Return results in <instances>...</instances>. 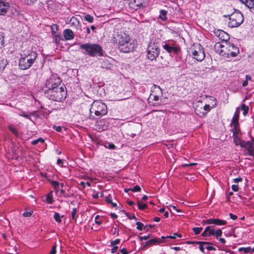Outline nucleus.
<instances>
[{"label":"nucleus","instance_id":"nucleus-43","mask_svg":"<svg viewBox=\"0 0 254 254\" xmlns=\"http://www.w3.org/2000/svg\"><path fill=\"white\" fill-rule=\"evenodd\" d=\"M46 199L48 203L52 204L53 203V197L50 194L47 195Z\"/></svg>","mask_w":254,"mask_h":254},{"label":"nucleus","instance_id":"nucleus-16","mask_svg":"<svg viewBox=\"0 0 254 254\" xmlns=\"http://www.w3.org/2000/svg\"><path fill=\"white\" fill-rule=\"evenodd\" d=\"M231 125L233 127L232 129V131L233 132V135H238L241 133L239 122H231Z\"/></svg>","mask_w":254,"mask_h":254},{"label":"nucleus","instance_id":"nucleus-4","mask_svg":"<svg viewBox=\"0 0 254 254\" xmlns=\"http://www.w3.org/2000/svg\"><path fill=\"white\" fill-rule=\"evenodd\" d=\"M45 95L51 100L61 102L66 97V88L64 84H61V86L56 88L55 90L49 91Z\"/></svg>","mask_w":254,"mask_h":254},{"label":"nucleus","instance_id":"nucleus-30","mask_svg":"<svg viewBox=\"0 0 254 254\" xmlns=\"http://www.w3.org/2000/svg\"><path fill=\"white\" fill-rule=\"evenodd\" d=\"M137 204L138 206V208L140 210H144L146 209L147 207V205L145 203L141 204L140 201H137Z\"/></svg>","mask_w":254,"mask_h":254},{"label":"nucleus","instance_id":"nucleus-64","mask_svg":"<svg viewBox=\"0 0 254 254\" xmlns=\"http://www.w3.org/2000/svg\"><path fill=\"white\" fill-rule=\"evenodd\" d=\"M55 129L58 132H61L62 130V127L61 126L55 127Z\"/></svg>","mask_w":254,"mask_h":254},{"label":"nucleus","instance_id":"nucleus-12","mask_svg":"<svg viewBox=\"0 0 254 254\" xmlns=\"http://www.w3.org/2000/svg\"><path fill=\"white\" fill-rule=\"evenodd\" d=\"M10 8V3L7 0H0V15H4Z\"/></svg>","mask_w":254,"mask_h":254},{"label":"nucleus","instance_id":"nucleus-28","mask_svg":"<svg viewBox=\"0 0 254 254\" xmlns=\"http://www.w3.org/2000/svg\"><path fill=\"white\" fill-rule=\"evenodd\" d=\"M234 138V142L235 145L238 146L240 144L241 141L242 140L238 135H233Z\"/></svg>","mask_w":254,"mask_h":254},{"label":"nucleus","instance_id":"nucleus-7","mask_svg":"<svg viewBox=\"0 0 254 254\" xmlns=\"http://www.w3.org/2000/svg\"><path fill=\"white\" fill-rule=\"evenodd\" d=\"M221 52L223 53L222 55L227 57H234L239 53V48L230 42H226L225 45H221Z\"/></svg>","mask_w":254,"mask_h":254},{"label":"nucleus","instance_id":"nucleus-48","mask_svg":"<svg viewBox=\"0 0 254 254\" xmlns=\"http://www.w3.org/2000/svg\"><path fill=\"white\" fill-rule=\"evenodd\" d=\"M150 237V235H148L147 236H139L138 239H139L140 241H142L143 240H147Z\"/></svg>","mask_w":254,"mask_h":254},{"label":"nucleus","instance_id":"nucleus-49","mask_svg":"<svg viewBox=\"0 0 254 254\" xmlns=\"http://www.w3.org/2000/svg\"><path fill=\"white\" fill-rule=\"evenodd\" d=\"M4 38L3 36L0 34V48H2L4 47V42H3Z\"/></svg>","mask_w":254,"mask_h":254},{"label":"nucleus","instance_id":"nucleus-17","mask_svg":"<svg viewBox=\"0 0 254 254\" xmlns=\"http://www.w3.org/2000/svg\"><path fill=\"white\" fill-rule=\"evenodd\" d=\"M143 1L144 0H132L130 1V4L133 8L137 9L143 5Z\"/></svg>","mask_w":254,"mask_h":254},{"label":"nucleus","instance_id":"nucleus-21","mask_svg":"<svg viewBox=\"0 0 254 254\" xmlns=\"http://www.w3.org/2000/svg\"><path fill=\"white\" fill-rule=\"evenodd\" d=\"M196 244H199V250L202 253H204V249L203 247V246L204 245H212V243L211 242H204V241H199V242H196Z\"/></svg>","mask_w":254,"mask_h":254},{"label":"nucleus","instance_id":"nucleus-22","mask_svg":"<svg viewBox=\"0 0 254 254\" xmlns=\"http://www.w3.org/2000/svg\"><path fill=\"white\" fill-rule=\"evenodd\" d=\"M239 115L240 109L239 108H237L231 122H239Z\"/></svg>","mask_w":254,"mask_h":254},{"label":"nucleus","instance_id":"nucleus-9","mask_svg":"<svg viewBox=\"0 0 254 254\" xmlns=\"http://www.w3.org/2000/svg\"><path fill=\"white\" fill-rule=\"evenodd\" d=\"M193 58L201 62L205 58V53L201 46L198 43L194 44L190 49Z\"/></svg>","mask_w":254,"mask_h":254},{"label":"nucleus","instance_id":"nucleus-36","mask_svg":"<svg viewBox=\"0 0 254 254\" xmlns=\"http://www.w3.org/2000/svg\"><path fill=\"white\" fill-rule=\"evenodd\" d=\"M44 140L42 138L40 137L37 139H35V140L32 141L31 144L32 145H36L38 144V143L39 142H41L43 143V142H44Z\"/></svg>","mask_w":254,"mask_h":254},{"label":"nucleus","instance_id":"nucleus-32","mask_svg":"<svg viewBox=\"0 0 254 254\" xmlns=\"http://www.w3.org/2000/svg\"><path fill=\"white\" fill-rule=\"evenodd\" d=\"M202 230V227H193L192 228V231H193L195 235L199 234Z\"/></svg>","mask_w":254,"mask_h":254},{"label":"nucleus","instance_id":"nucleus-3","mask_svg":"<svg viewBox=\"0 0 254 254\" xmlns=\"http://www.w3.org/2000/svg\"><path fill=\"white\" fill-rule=\"evenodd\" d=\"M19 60L18 65L20 69L25 70L29 68L36 61L38 54L32 50H28L21 55Z\"/></svg>","mask_w":254,"mask_h":254},{"label":"nucleus","instance_id":"nucleus-14","mask_svg":"<svg viewBox=\"0 0 254 254\" xmlns=\"http://www.w3.org/2000/svg\"><path fill=\"white\" fill-rule=\"evenodd\" d=\"M216 33L217 36L225 43L229 39V34L223 30H218Z\"/></svg>","mask_w":254,"mask_h":254},{"label":"nucleus","instance_id":"nucleus-8","mask_svg":"<svg viewBox=\"0 0 254 254\" xmlns=\"http://www.w3.org/2000/svg\"><path fill=\"white\" fill-rule=\"evenodd\" d=\"M89 111L91 114L94 113L97 117H101L107 113V107L104 103L94 101L91 105Z\"/></svg>","mask_w":254,"mask_h":254},{"label":"nucleus","instance_id":"nucleus-35","mask_svg":"<svg viewBox=\"0 0 254 254\" xmlns=\"http://www.w3.org/2000/svg\"><path fill=\"white\" fill-rule=\"evenodd\" d=\"M54 218L56 222L58 223H61L62 221V220L60 218V214L57 212H55L54 215Z\"/></svg>","mask_w":254,"mask_h":254},{"label":"nucleus","instance_id":"nucleus-42","mask_svg":"<svg viewBox=\"0 0 254 254\" xmlns=\"http://www.w3.org/2000/svg\"><path fill=\"white\" fill-rule=\"evenodd\" d=\"M37 1V0H25V3L28 5L34 4Z\"/></svg>","mask_w":254,"mask_h":254},{"label":"nucleus","instance_id":"nucleus-56","mask_svg":"<svg viewBox=\"0 0 254 254\" xmlns=\"http://www.w3.org/2000/svg\"><path fill=\"white\" fill-rule=\"evenodd\" d=\"M107 147L111 149H114L115 148V145L113 143H110Z\"/></svg>","mask_w":254,"mask_h":254},{"label":"nucleus","instance_id":"nucleus-37","mask_svg":"<svg viewBox=\"0 0 254 254\" xmlns=\"http://www.w3.org/2000/svg\"><path fill=\"white\" fill-rule=\"evenodd\" d=\"M248 143V141H245L244 140H242L241 141L240 144H239V145H240L241 147H242L243 148H245L246 150L247 148V147H248V144H247Z\"/></svg>","mask_w":254,"mask_h":254},{"label":"nucleus","instance_id":"nucleus-18","mask_svg":"<svg viewBox=\"0 0 254 254\" xmlns=\"http://www.w3.org/2000/svg\"><path fill=\"white\" fill-rule=\"evenodd\" d=\"M249 8L254 10V0H239Z\"/></svg>","mask_w":254,"mask_h":254},{"label":"nucleus","instance_id":"nucleus-50","mask_svg":"<svg viewBox=\"0 0 254 254\" xmlns=\"http://www.w3.org/2000/svg\"><path fill=\"white\" fill-rule=\"evenodd\" d=\"M32 213H33L32 211H26V212H24L22 215L24 217H30L32 215Z\"/></svg>","mask_w":254,"mask_h":254},{"label":"nucleus","instance_id":"nucleus-10","mask_svg":"<svg viewBox=\"0 0 254 254\" xmlns=\"http://www.w3.org/2000/svg\"><path fill=\"white\" fill-rule=\"evenodd\" d=\"M160 53V49L157 43L150 42L147 48V58L150 61H153L156 59Z\"/></svg>","mask_w":254,"mask_h":254},{"label":"nucleus","instance_id":"nucleus-63","mask_svg":"<svg viewBox=\"0 0 254 254\" xmlns=\"http://www.w3.org/2000/svg\"><path fill=\"white\" fill-rule=\"evenodd\" d=\"M107 63V61H104L101 64L102 67L103 68H108Z\"/></svg>","mask_w":254,"mask_h":254},{"label":"nucleus","instance_id":"nucleus-33","mask_svg":"<svg viewBox=\"0 0 254 254\" xmlns=\"http://www.w3.org/2000/svg\"><path fill=\"white\" fill-rule=\"evenodd\" d=\"M128 190H131V191L133 192H138L140 191L141 188L139 186L136 185L134 186L132 188L128 189Z\"/></svg>","mask_w":254,"mask_h":254},{"label":"nucleus","instance_id":"nucleus-60","mask_svg":"<svg viewBox=\"0 0 254 254\" xmlns=\"http://www.w3.org/2000/svg\"><path fill=\"white\" fill-rule=\"evenodd\" d=\"M229 216H230V218L234 220H236L237 218V215L233 214L232 213H230Z\"/></svg>","mask_w":254,"mask_h":254},{"label":"nucleus","instance_id":"nucleus-41","mask_svg":"<svg viewBox=\"0 0 254 254\" xmlns=\"http://www.w3.org/2000/svg\"><path fill=\"white\" fill-rule=\"evenodd\" d=\"M19 115L31 121V118L30 115L26 114L24 112H21Z\"/></svg>","mask_w":254,"mask_h":254},{"label":"nucleus","instance_id":"nucleus-55","mask_svg":"<svg viewBox=\"0 0 254 254\" xmlns=\"http://www.w3.org/2000/svg\"><path fill=\"white\" fill-rule=\"evenodd\" d=\"M203 109H204V110H205L207 112L209 111L210 110V105H207V104L205 105V106L203 107Z\"/></svg>","mask_w":254,"mask_h":254},{"label":"nucleus","instance_id":"nucleus-23","mask_svg":"<svg viewBox=\"0 0 254 254\" xmlns=\"http://www.w3.org/2000/svg\"><path fill=\"white\" fill-rule=\"evenodd\" d=\"M8 64L7 61L3 59L0 61V70L3 71Z\"/></svg>","mask_w":254,"mask_h":254},{"label":"nucleus","instance_id":"nucleus-53","mask_svg":"<svg viewBox=\"0 0 254 254\" xmlns=\"http://www.w3.org/2000/svg\"><path fill=\"white\" fill-rule=\"evenodd\" d=\"M56 246L55 245L53 246L50 254H56Z\"/></svg>","mask_w":254,"mask_h":254},{"label":"nucleus","instance_id":"nucleus-39","mask_svg":"<svg viewBox=\"0 0 254 254\" xmlns=\"http://www.w3.org/2000/svg\"><path fill=\"white\" fill-rule=\"evenodd\" d=\"M77 212V209L76 208H73L72 209V211L71 212V217L73 220H75L76 218V215Z\"/></svg>","mask_w":254,"mask_h":254},{"label":"nucleus","instance_id":"nucleus-25","mask_svg":"<svg viewBox=\"0 0 254 254\" xmlns=\"http://www.w3.org/2000/svg\"><path fill=\"white\" fill-rule=\"evenodd\" d=\"M227 223L225 220H221L220 219H215L214 224L216 225H225Z\"/></svg>","mask_w":254,"mask_h":254},{"label":"nucleus","instance_id":"nucleus-46","mask_svg":"<svg viewBox=\"0 0 254 254\" xmlns=\"http://www.w3.org/2000/svg\"><path fill=\"white\" fill-rule=\"evenodd\" d=\"M207 227L210 228V229L209 230H210V234H211V235L215 236V232H216V230H215V229H214V226H207Z\"/></svg>","mask_w":254,"mask_h":254},{"label":"nucleus","instance_id":"nucleus-57","mask_svg":"<svg viewBox=\"0 0 254 254\" xmlns=\"http://www.w3.org/2000/svg\"><path fill=\"white\" fill-rule=\"evenodd\" d=\"M118 250V247L117 246H113V248L111 249L112 253H115L117 252Z\"/></svg>","mask_w":254,"mask_h":254},{"label":"nucleus","instance_id":"nucleus-20","mask_svg":"<svg viewBox=\"0 0 254 254\" xmlns=\"http://www.w3.org/2000/svg\"><path fill=\"white\" fill-rule=\"evenodd\" d=\"M167 11L164 9H161L160 11V14L159 18L163 21H166L167 20Z\"/></svg>","mask_w":254,"mask_h":254},{"label":"nucleus","instance_id":"nucleus-58","mask_svg":"<svg viewBox=\"0 0 254 254\" xmlns=\"http://www.w3.org/2000/svg\"><path fill=\"white\" fill-rule=\"evenodd\" d=\"M113 235H116L117 236L119 235V232H118V230L117 229V228L116 227H115L113 228Z\"/></svg>","mask_w":254,"mask_h":254},{"label":"nucleus","instance_id":"nucleus-31","mask_svg":"<svg viewBox=\"0 0 254 254\" xmlns=\"http://www.w3.org/2000/svg\"><path fill=\"white\" fill-rule=\"evenodd\" d=\"M136 224L137 225L136 228L138 230L141 231V230H142L143 229H145V227L144 226L143 224L141 222H137L136 223Z\"/></svg>","mask_w":254,"mask_h":254},{"label":"nucleus","instance_id":"nucleus-29","mask_svg":"<svg viewBox=\"0 0 254 254\" xmlns=\"http://www.w3.org/2000/svg\"><path fill=\"white\" fill-rule=\"evenodd\" d=\"M251 250H252V249L250 247H247V248L241 247L238 249V251L239 252L243 251L245 254L249 253L250 252H251Z\"/></svg>","mask_w":254,"mask_h":254},{"label":"nucleus","instance_id":"nucleus-62","mask_svg":"<svg viewBox=\"0 0 254 254\" xmlns=\"http://www.w3.org/2000/svg\"><path fill=\"white\" fill-rule=\"evenodd\" d=\"M206 249L208 251H215L216 249L212 246H207Z\"/></svg>","mask_w":254,"mask_h":254},{"label":"nucleus","instance_id":"nucleus-51","mask_svg":"<svg viewBox=\"0 0 254 254\" xmlns=\"http://www.w3.org/2000/svg\"><path fill=\"white\" fill-rule=\"evenodd\" d=\"M51 184L53 188H56L58 187V186L60 185V184L58 182L56 181H52L51 182Z\"/></svg>","mask_w":254,"mask_h":254},{"label":"nucleus","instance_id":"nucleus-5","mask_svg":"<svg viewBox=\"0 0 254 254\" xmlns=\"http://www.w3.org/2000/svg\"><path fill=\"white\" fill-rule=\"evenodd\" d=\"M61 84H64L62 82L61 78L57 74H52L50 78L46 80L41 87V90L45 95L49 91L55 90L56 88L61 86Z\"/></svg>","mask_w":254,"mask_h":254},{"label":"nucleus","instance_id":"nucleus-2","mask_svg":"<svg viewBox=\"0 0 254 254\" xmlns=\"http://www.w3.org/2000/svg\"><path fill=\"white\" fill-rule=\"evenodd\" d=\"M79 48L83 54L92 57L104 56V51L98 44L91 43L81 44L79 45Z\"/></svg>","mask_w":254,"mask_h":254},{"label":"nucleus","instance_id":"nucleus-27","mask_svg":"<svg viewBox=\"0 0 254 254\" xmlns=\"http://www.w3.org/2000/svg\"><path fill=\"white\" fill-rule=\"evenodd\" d=\"M241 110L243 111V115L246 116L248 113L249 107L244 104H242L241 105Z\"/></svg>","mask_w":254,"mask_h":254},{"label":"nucleus","instance_id":"nucleus-38","mask_svg":"<svg viewBox=\"0 0 254 254\" xmlns=\"http://www.w3.org/2000/svg\"><path fill=\"white\" fill-rule=\"evenodd\" d=\"M215 236L216 238V239H218V238L222 236V231L221 229H217L216 230V232H215Z\"/></svg>","mask_w":254,"mask_h":254},{"label":"nucleus","instance_id":"nucleus-26","mask_svg":"<svg viewBox=\"0 0 254 254\" xmlns=\"http://www.w3.org/2000/svg\"><path fill=\"white\" fill-rule=\"evenodd\" d=\"M8 128H9V130L13 134H14L16 136H18V132L17 130V129L15 127H14L12 126H9L8 127Z\"/></svg>","mask_w":254,"mask_h":254},{"label":"nucleus","instance_id":"nucleus-52","mask_svg":"<svg viewBox=\"0 0 254 254\" xmlns=\"http://www.w3.org/2000/svg\"><path fill=\"white\" fill-rule=\"evenodd\" d=\"M232 189L234 191H238L239 190V186L237 185H233L232 186Z\"/></svg>","mask_w":254,"mask_h":254},{"label":"nucleus","instance_id":"nucleus-6","mask_svg":"<svg viewBox=\"0 0 254 254\" xmlns=\"http://www.w3.org/2000/svg\"><path fill=\"white\" fill-rule=\"evenodd\" d=\"M224 16L229 17L228 26L231 28L238 27L244 22L243 15L239 10H235L230 15Z\"/></svg>","mask_w":254,"mask_h":254},{"label":"nucleus","instance_id":"nucleus-61","mask_svg":"<svg viewBox=\"0 0 254 254\" xmlns=\"http://www.w3.org/2000/svg\"><path fill=\"white\" fill-rule=\"evenodd\" d=\"M121 253L122 254H128V252L126 248H123L121 250Z\"/></svg>","mask_w":254,"mask_h":254},{"label":"nucleus","instance_id":"nucleus-34","mask_svg":"<svg viewBox=\"0 0 254 254\" xmlns=\"http://www.w3.org/2000/svg\"><path fill=\"white\" fill-rule=\"evenodd\" d=\"M215 219H208L203 221V224H214Z\"/></svg>","mask_w":254,"mask_h":254},{"label":"nucleus","instance_id":"nucleus-1","mask_svg":"<svg viewBox=\"0 0 254 254\" xmlns=\"http://www.w3.org/2000/svg\"><path fill=\"white\" fill-rule=\"evenodd\" d=\"M114 41L118 44L119 50L123 53L133 51L136 46V42L125 33L117 35L114 37Z\"/></svg>","mask_w":254,"mask_h":254},{"label":"nucleus","instance_id":"nucleus-44","mask_svg":"<svg viewBox=\"0 0 254 254\" xmlns=\"http://www.w3.org/2000/svg\"><path fill=\"white\" fill-rule=\"evenodd\" d=\"M120 242V239H117L114 241H112L111 242V245L112 246H116L115 245H118Z\"/></svg>","mask_w":254,"mask_h":254},{"label":"nucleus","instance_id":"nucleus-11","mask_svg":"<svg viewBox=\"0 0 254 254\" xmlns=\"http://www.w3.org/2000/svg\"><path fill=\"white\" fill-rule=\"evenodd\" d=\"M163 48L168 53L171 54H179L180 52V48L174 44L165 43L163 45Z\"/></svg>","mask_w":254,"mask_h":254},{"label":"nucleus","instance_id":"nucleus-40","mask_svg":"<svg viewBox=\"0 0 254 254\" xmlns=\"http://www.w3.org/2000/svg\"><path fill=\"white\" fill-rule=\"evenodd\" d=\"M123 212H124L125 214L127 217V218L129 219H136L135 215L134 214H132V215H130L129 213H127L126 212H125V211H122Z\"/></svg>","mask_w":254,"mask_h":254},{"label":"nucleus","instance_id":"nucleus-47","mask_svg":"<svg viewBox=\"0 0 254 254\" xmlns=\"http://www.w3.org/2000/svg\"><path fill=\"white\" fill-rule=\"evenodd\" d=\"M209 229V227H206L205 229H204V231L201 234V236L203 237H208L207 232H208V230Z\"/></svg>","mask_w":254,"mask_h":254},{"label":"nucleus","instance_id":"nucleus-24","mask_svg":"<svg viewBox=\"0 0 254 254\" xmlns=\"http://www.w3.org/2000/svg\"><path fill=\"white\" fill-rule=\"evenodd\" d=\"M83 19L85 21L89 23H92L94 20L93 17L89 14H85L83 16Z\"/></svg>","mask_w":254,"mask_h":254},{"label":"nucleus","instance_id":"nucleus-19","mask_svg":"<svg viewBox=\"0 0 254 254\" xmlns=\"http://www.w3.org/2000/svg\"><path fill=\"white\" fill-rule=\"evenodd\" d=\"M164 242V241L161 240L159 238H157V239L155 238V239H151V240L148 241L147 242H146V245L152 246V245H155L157 243L160 244V243H162Z\"/></svg>","mask_w":254,"mask_h":254},{"label":"nucleus","instance_id":"nucleus-45","mask_svg":"<svg viewBox=\"0 0 254 254\" xmlns=\"http://www.w3.org/2000/svg\"><path fill=\"white\" fill-rule=\"evenodd\" d=\"M105 198L106 202L108 204H110L112 202V200L111 194H109L107 196H105Z\"/></svg>","mask_w":254,"mask_h":254},{"label":"nucleus","instance_id":"nucleus-54","mask_svg":"<svg viewBox=\"0 0 254 254\" xmlns=\"http://www.w3.org/2000/svg\"><path fill=\"white\" fill-rule=\"evenodd\" d=\"M99 218V215H97L95 217V223L97 224L100 225L102 223V222L98 220Z\"/></svg>","mask_w":254,"mask_h":254},{"label":"nucleus","instance_id":"nucleus-59","mask_svg":"<svg viewBox=\"0 0 254 254\" xmlns=\"http://www.w3.org/2000/svg\"><path fill=\"white\" fill-rule=\"evenodd\" d=\"M242 181V179L241 177H239L233 180V182L235 183H238L239 182Z\"/></svg>","mask_w":254,"mask_h":254},{"label":"nucleus","instance_id":"nucleus-13","mask_svg":"<svg viewBox=\"0 0 254 254\" xmlns=\"http://www.w3.org/2000/svg\"><path fill=\"white\" fill-rule=\"evenodd\" d=\"M247 144L248 147L246 150L247 152L245 154H248L254 157V139L249 140Z\"/></svg>","mask_w":254,"mask_h":254},{"label":"nucleus","instance_id":"nucleus-15","mask_svg":"<svg viewBox=\"0 0 254 254\" xmlns=\"http://www.w3.org/2000/svg\"><path fill=\"white\" fill-rule=\"evenodd\" d=\"M63 34L65 40H71L73 39L74 36L73 31L70 29L64 30Z\"/></svg>","mask_w":254,"mask_h":254}]
</instances>
